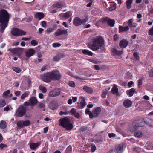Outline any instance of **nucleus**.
Returning <instances> with one entry per match:
<instances>
[{
	"label": "nucleus",
	"instance_id": "nucleus-41",
	"mask_svg": "<svg viewBox=\"0 0 153 153\" xmlns=\"http://www.w3.org/2000/svg\"><path fill=\"white\" fill-rule=\"evenodd\" d=\"M134 136L140 138L142 136L143 134L142 132H136L134 133Z\"/></svg>",
	"mask_w": 153,
	"mask_h": 153
},
{
	"label": "nucleus",
	"instance_id": "nucleus-45",
	"mask_svg": "<svg viewBox=\"0 0 153 153\" xmlns=\"http://www.w3.org/2000/svg\"><path fill=\"white\" fill-rule=\"evenodd\" d=\"M88 128L85 126H83L81 127L79 130V131L83 132L87 130Z\"/></svg>",
	"mask_w": 153,
	"mask_h": 153
},
{
	"label": "nucleus",
	"instance_id": "nucleus-11",
	"mask_svg": "<svg viewBox=\"0 0 153 153\" xmlns=\"http://www.w3.org/2000/svg\"><path fill=\"white\" fill-rule=\"evenodd\" d=\"M59 125L67 130V117L60 119L59 122Z\"/></svg>",
	"mask_w": 153,
	"mask_h": 153
},
{
	"label": "nucleus",
	"instance_id": "nucleus-22",
	"mask_svg": "<svg viewBox=\"0 0 153 153\" xmlns=\"http://www.w3.org/2000/svg\"><path fill=\"white\" fill-rule=\"evenodd\" d=\"M123 146L119 145L116 146L114 151L116 153H121L123 151Z\"/></svg>",
	"mask_w": 153,
	"mask_h": 153
},
{
	"label": "nucleus",
	"instance_id": "nucleus-16",
	"mask_svg": "<svg viewBox=\"0 0 153 153\" xmlns=\"http://www.w3.org/2000/svg\"><path fill=\"white\" fill-rule=\"evenodd\" d=\"M29 102L30 104V106H34L36 105L38 100L36 97H32L29 98Z\"/></svg>",
	"mask_w": 153,
	"mask_h": 153
},
{
	"label": "nucleus",
	"instance_id": "nucleus-4",
	"mask_svg": "<svg viewBox=\"0 0 153 153\" xmlns=\"http://www.w3.org/2000/svg\"><path fill=\"white\" fill-rule=\"evenodd\" d=\"M51 76L53 81L59 80L62 77L60 72L57 69H54L50 72Z\"/></svg>",
	"mask_w": 153,
	"mask_h": 153
},
{
	"label": "nucleus",
	"instance_id": "nucleus-7",
	"mask_svg": "<svg viewBox=\"0 0 153 153\" xmlns=\"http://www.w3.org/2000/svg\"><path fill=\"white\" fill-rule=\"evenodd\" d=\"M42 80L44 82L48 83L52 81L50 72L44 74L41 76Z\"/></svg>",
	"mask_w": 153,
	"mask_h": 153
},
{
	"label": "nucleus",
	"instance_id": "nucleus-55",
	"mask_svg": "<svg viewBox=\"0 0 153 153\" xmlns=\"http://www.w3.org/2000/svg\"><path fill=\"white\" fill-rule=\"evenodd\" d=\"M107 91H104L102 93V98H106V95L108 94Z\"/></svg>",
	"mask_w": 153,
	"mask_h": 153
},
{
	"label": "nucleus",
	"instance_id": "nucleus-9",
	"mask_svg": "<svg viewBox=\"0 0 153 153\" xmlns=\"http://www.w3.org/2000/svg\"><path fill=\"white\" fill-rule=\"evenodd\" d=\"M48 107L52 110L56 109L58 107V102L56 101H52L49 103Z\"/></svg>",
	"mask_w": 153,
	"mask_h": 153
},
{
	"label": "nucleus",
	"instance_id": "nucleus-52",
	"mask_svg": "<svg viewBox=\"0 0 153 153\" xmlns=\"http://www.w3.org/2000/svg\"><path fill=\"white\" fill-rule=\"evenodd\" d=\"M7 146L5 144H4L2 143L0 144V149L1 150H2V149L4 148H7Z\"/></svg>",
	"mask_w": 153,
	"mask_h": 153
},
{
	"label": "nucleus",
	"instance_id": "nucleus-60",
	"mask_svg": "<svg viewBox=\"0 0 153 153\" xmlns=\"http://www.w3.org/2000/svg\"><path fill=\"white\" fill-rule=\"evenodd\" d=\"M11 107L9 105H7L4 108V111H8L10 110V108Z\"/></svg>",
	"mask_w": 153,
	"mask_h": 153
},
{
	"label": "nucleus",
	"instance_id": "nucleus-17",
	"mask_svg": "<svg viewBox=\"0 0 153 153\" xmlns=\"http://www.w3.org/2000/svg\"><path fill=\"white\" fill-rule=\"evenodd\" d=\"M101 111L100 108L97 107L92 111L94 117H96L99 114Z\"/></svg>",
	"mask_w": 153,
	"mask_h": 153
},
{
	"label": "nucleus",
	"instance_id": "nucleus-8",
	"mask_svg": "<svg viewBox=\"0 0 153 153\" xmlns=\"http://www.w3.org/2000/svg\"><path fill=\"white\" fill-rule=\"evenodd\" d=\"M8 51L11 52L12 54L16 55L22 53L23 51V48H15L12 49L10 48L9 49Z\"/></svg>",
	"mask_w": 153,
	"mask_h": 153
},
{
	"label": "nucleus",
	"instance_id": "nucleus-19",
	"mask_svg": "<svg viewBox=\"0 0 153 153\" xmlns=\"http://www.w3.org/2000/svg\"><path fill=\"white\" fill-rule=\"evenodd\" d=\"M111 51V54L113 55H120L123 53L122 51H119L115 48H112Z\"/></svg>",
	"mask_w": 153,
	"mask_h": 153
},
{
	"label": "nucleus",
	"instance_id": "nucleus-37",
	"mask_svg": "<svg viewBox=\"0 0 153 153\" xmlns=\"http://www.w3.org/2000/svg\"><path fill=\"white\" fill-rule=\"evenodd\" d=\"M6 105V103L4 99L0 100V108L3 107Z\"/></svg>",
	"mask_w": 153,
	"mask_h": 153
},
{
	"label": "nucleus",
	"instance_id": "nucleus-26",
	"mask_svg": "<svg viewBox=\"0 0 153 153\" xmlns=\"http://www.w3.org/2000/svg\"><path fill=\"white\" fill-rule=\"evenodd\" d=\"M83 89L85 91L88 93L91 94L93 93L92 89L90 87L86 86H84L83 87Z\"/></svg>",
	"mask_w": 153,
	"mask_h": 153
},
{
	"label": "nucleus",
	"instance_id": "nucleus-44",
	"mask_svg": "<svg viewBox=\"0 0 153 153\" xmlns=\"http://www.w3.org/2000/svg\"><path fill=\"white\" fill-rule=\"evenodd\" d=\"M63 6V4L59 3L54 4L53 5V7H54L60 8L61 7Z\"/></svg>",
	"mask_w": 153,
	"mask_h": 153
},
{
	"label": "nucleus",
	"instance_id": "nucleus-42",
	"mask_svg": "<svg viewBox=\"0 0 153 153\" xmlns=\"http://www.w3.org/2000/svg\"><path fill=\"white\" fill-rule=\"evenodd\" d=\"M134 59L135 60H137L139 59L138 53L137 52L134 53H133Z\"/></svg>",
	"mask_w": 153,
	"mask_h": 153
},
{
	"label": "nucleus",
	"instance_id": "nucleus-38",
	"mask_svg": "<svg viewBox=\"0 0 153 153\" xmlns=\"http://www.w3.org/2000/svg\"><path fill=\"white\" fill-rule=\"evenodd\" d=\"M31 124V122L30 120H26L23 121V125L24 126H27Z\"/></svg>",
	"mask_w": 153,
	"mask_h": 153
},
{
	"label": "nucleus",
	"instance_id": "nucleus-63",
	"mask_svg": "<svg viewBox=\"0 0 153 153\" xmlns=\"http://www.w3.org/2000/svg\"><path fill=\"white\" fill-rule=\"evenodd\" d=\"M33 19V17H28L26 19V21L27 22H30Z\"/></svg>",
	"mask_w": 153,
	"mask_h": 153
},
{
	"label": "nucleus",
	"instance_id": "nucleus-59",
	"mask_svg": "<svg viewBox=\"0 0 153 153\" xmlns=\"http://www.w3.org/2000/svg\"><path fill=\"white\" fill-rule=\"evenodd\" d=\"M75 78H76V79H77L78 80H79L80 81H82V80H83L87 79H85V78H80L77 76H75Z\"/></svg>",
	"mask_w": 153,
	"mask_h": 153
},
{
	"label": "nucleus",
	"instance_id": "nucleus-18",
	"mask_svg": "<svg viewBox=\"0 0 153 153\" xmlns=\"http://www.w3.org/2000/svg\"><path fill=\"white\" fill-rule=\"evenodd\" d=\"M128 42L127 40L123 39L120 41L119 46L122 48H125L128 45Z\"/></svg>",
	"mask_w": 153,
	"mask_h": 153
},
{
	"label": "nucleus",
	"instance_id": "nucleus-30",
	"mask_svg": "<svg viewBox=\"0 0 153 153\" xmlns=\"http://www.w3.org/2000/svg\"><path fill=\"white\" fill-rule=\"evenodd\" d=\"M133 0H127L126 2L127 8L130 9L131 7V4L132 3Z\"/></svg>",
	"mask_w": 153,
	"mask_h": 153
},
{
	"label": "nucleus",
	"instance_id": "nucleus-47",
	"mask_svg": "<svg viewBox=\"0 0 153 153\" xmlns=\"http://www.w3.org/2000/svg\"><path fill=\"white\" fill-rule=\"evenodd\" d=\"M133 19H130L128 21V26L130 27L131 28L132 26L133 25Z\"/></svg>",
	"mask_w": 153,
	"mask_h": 153
},
{
	"label": "nucleus",
	"instance_id": "nucleus-57",
	"mask_svg": "<svg viewBox=\"0 0 153 153\" xmlns=\"http://www.w3.org/2000/svg\"><path fill=\"white\" fill-rule=\"evenodd\" d=\"M23 105L24 106L28 107L29 105L30 106V104L29 102L26 101L24 103Z\"/></svg>",
	"mask_w": 153,
	"mask_h": 153
},
{
	"label": "nucleus",
	"instance_id": "nucleus-54",
	"mask_svg": "<svg viewBox=\"0 0 153 153\" xmlns=\"http://www.w3.org/2000/svg\"><path fill=\"white\" fill-rule=\"evenodd\" d=\"M10 93V91L9 90H7L3 93V96H6L9 94Z\"/></svg>",
	"mask_w": 153,
	"mask_h": 153
},
{
	"label": "nucleus",
	"instance_id": "nucleus-5",
	"mask_svg": "<svg viewBox=\"0 0 153 153\" xmlns=\"http://www.w3.org/2000/svg\"><path fill=\"white\" fill-rule=\"evenodd\" d=\"M26 108L22 105H20L16 111V115L18 117H22L25 116L26 113Z\"/></svg>",
	"mask_w": 153,
	"mask_h": 153
},
{
	"label": "nucleus",
	"instance_id": "nucleus-56",
	"mask_svg": "<svg viewBox=\"0 0 153 153\" xmlns=\"http://www.w3.org/2000/svg\"><path fill=\"white\" fill-rule=\"evenodd\" d=\"M143 79L142 78L140 79L138 81V86L140 88L142 84Z\"/></svg>",
	"mask_w": 153,
	"mask_h": 153
},
{
	"label": "nucleus",
	"instance_id": "nucleus-28",
	"mask_svg": "<svg viewBox=\"0 0 153 153\" xmlns=\"http://www.w3.org/2000/svg\"><path fill=\"white\" fill-rule=\"evenodd\" d=\"M119 33L126 31L129 29V28L128 26H126L125 27H123L122 26H119Z\"/></svg>",
	"mask_w": 153,
	"mask_h": 153
},
{
	"label": "nucleus",
	"instance_id": "nucleus-49",
	"mask_svg": "<svg viewBox=\"0 0 153 153\" xmlns=\"http://www.w3.org/2000/svg\"><path fill=\"white\" fill-rule=\"evenodd\" d=\"M108 19V18H105L103 19H101L99 21L102 23H104L106 22H107Z\"/></svg>",
	"mask_w": 153,
	"mask_h": 153
},
{
	"label": "nucleus",
	"instance_id": "nucleus-64",
	"mask_svg": "<svg viewBox=\"0 0 153 153\" xmlns=\"http://www.w3.org/2000/svg\"><path fill=\"white\" fill-rule=\"evenodd\" d=\"M10 153H18V151L17 149H14L13 150H10Z\"/></svg>",
	"mask_w": 153,
	"mask_h": 153
},
{
	"label": "nucleus",
	"instance_id": "nucleus-33",
	"mask_svg": "<svg viewBox=\"0 0 153 153\" xmlns=\"http://www.w3.org/2000/svg\"><path fill=\"white\" fill-rule=\"evenodd\" d=\"M73 127V126L70 121V120L68 118V130H71Z\"/></svg>",
	"mask_w": 153,
	"mask_h": 153
},
{
	"label": "nucleus",
	"instance_id": "nucleus-53",
	"mask_svg": "<svg viewBox=\"0 0 153 153\" xmlns=\"http://www.w3.org/2000/svg\"><path fill=\"white\" fill-rule=\"evenodd\" d=\"M61 45V44L58 43H53L52 44L53 47L54 48L59 47Z\"/></svg>",
	"mask_w": 153,
	"mask_h": 153
},
{
	"label": "nucleus",
	"instance_id": "nucleus-46",
	"mask_svg": "<svg viewBox=\"0 0 153 153\" xmlns=\"http://www.w3.org/2000/svg\"><path fill=\"white\" fill-rule=\"evenodd\" d=\"M148 124L149 126L153 127V119H148Z\"/></svg>",
	"mask_w": 153,
	"mask_h": 153
},
{
	"label": "nucleus",
	"instance_id": "nucleus-20",
	"mask_svg": "<svg viewBox=\"0 0 153 153\" xmlns=\"http://www.w3.org/2000/svg\"><path fill=\"white\" fill-rule=\"evenodd\" d=\"M67 33V30L58 29L57 31L55 33V34L56 36H58L66 34Z\"/></svg>",
	"mask_w": 153,
	"mask_h": 153
},
{
	"label": "nucleus",
	"instance_id": "nucleus-43",
	"mask_svg": "<svg viewBox=\"0 0 153 153\" xmlns=\"http://www.w3.org/2000/svg\"><path fill=\"white\" fill-rule=\"evenodd\" d=\"M39 107L40 108H42L43 111L45 110V105L44 103L41 102L39 103Z\"/></svg>",
	"mask_w": 153,
	"mask_h": 153
},
{
	"label": "nucleus",
	"instance_id": "nucleus-51",
	"mask_svg": "<svg viewBox=\"0 0 153 153\" xmlns=\"http://www.w3.org/2000/svg\"><path fill=\"white\" fill-rule=\"evenodd\" d=\"M29 94L26 92H25L21 96V99L23 100L25 99L26 97H27Z\"/></svg>",
	"mask_w": 153,
	"mask_h": 153
},
{
	"label": "nucleus",
	"instance_id": "nucleus-15",
	"mask_svg": "<svg viewBox=\"0 0 153 153\" xmlns=\"http://www.w3.org/2000/svg\"><path fill=\"white\" fill-rule=\"evenodd\" d=\"M42 143L41 141L37 142L36 143H32L30 144V148L32 150H35Z\"/></svg>",
	"mask_w": 153,
	"mask_h": 153
},
{
	"label": "nucleus",
	"instance_id": "nucleus-32",
	"mask_svg": "<svg viewBox=\"0 0 153 153\" xmlns=\"http://www.w3.org/2000/svg\"><path fill=\"white\" fill-rule=\"evenodd\" d=\"M85 113L86 114H89V117L91 119H92L94 117L92 112H91L90 111V109L87 108L85 110Z\"/></svg>",
	"mask_w": 153,
	"mask_h": 153
},
{
	"label": "nucleus",
	"instance_id": "nucleus-50",
	"mask_svg": "<svg viewBox=\"0 0 153 153\" xmlns=\"http://www.w3.org/2000/svg\"><path fill=\"white\" fill-rule=\"evenodd\" d=\"M31 44L33 46H36L38 44V43L35 40H32L31 41Z\"/></svg>",
	"mask_w": 153,
	"mask_h": 153
},
{
	"label": "nucleus",
	"instance_id": "nucleus-29",
	"mask_svg": "<svg viewBox=\"0 0 153 153\" xmlns=\"http://www.w3.org/2000/svg\"><path fill=\"white\" fill-rule=\"evenodd\" d=\"M82 52L84 54L88 55L91 56H92L93 54L92 52L88 50H83L82 51Z\"/></svg>",
	"mask_w": 153,
	"mask_h": 153
},
{
	"label": "nucleus",
	"instance_id": "nucleus-23",
	"mask_svg": "<svg viewBox=\"0 0 153 153\" xmlns=\"http://www.w3.org/2000/svg\"><path fill=\"white\" fill-rule=\"evenodd\" d=\"M71 114L77 118H79L80 117V115L79 113L76 112V110L74 108H72L70 111Z\"/></svg>",
	"mask_w": 153,
	"mask_h": 153
},
{
	"label": "nucleus",
	"instance_id": "nucleus-13",
	"mask_svg": "<svg viewBox=\"0 0 153 153\" xmlns=\"http://www.w3.org/2000/svg\"><path fill=\"white\" fill-rule=\"evenodd\" d=\"M80 98L81 99V101L80 103L78 104V108L79 109H82L86 105L85 99L83 97H81Z\"/></svg>",
	"mask_w": 153,
	"mask_h": 153
},
{
	"label": "nucleus",
	"instance_id": "nucleus-48",
	"mask_svg": "<svg viewBox=\"0 0 153 153\" xmlns=\"http://www.w3.org/2000/svg\"><path fill=\"white\" fill-rule=\"evenodd\" d=\"M68 85L70 87L74 88L76 86L75 82L73 81H69L68 82Z\"/></svg>",
	"mask_w": 153,
	"mask_h": 153
},
{
	"label": "nucleus",
	"instance_id": "nucleus-35",
	"mask_svg": "<svg viewBox=\"0 0 153 153\" xmlns=\"http://www.w3.org/2000/svg\"><path fill=\"white\" fill-rule=\"evenodd\" d=\"M6 127V123L4 121L2 120L0 123V128L2 129L5 128Z\"/></svg>",
	"mask_w": 153,
	"mask_h": 153
},
{
	"label": "nucleus",
	"instance_id": "nucleus-12",
	"mask_svg": "<svg viewBox=\"0 0 153 153\" xmlns=\"http://www.w3.org/2000/svg\"><path fill=\"white\" fill-rule=\"evenodd\" d=\"M65 56V55L63 53H60L53 58V60L55 62H57Z\"/></svg>",
	"mask_w": 153,
	"mask_h": 153
},
{
	"label": "nucleus",
	"instance_id": "nucleus-31",
	"mask_svg": "<svg viewBox=\"0 0 153 153\" xmlns=\"http://www.w3.org/2000/svg\"><path fill=\"white\" fill-rule=\"evenodd\" d=\"M107 23L111 27H113L115 23V21L113 19L108 18Z\"/></svg>",
	"mask_w": 153,
	"mask_h": 153
},
{
	"label": "nucleus",
	"instance_id": "nucleus-27",
	"mask_svg": "<svg viewBox=\"0 0 153 153\" xmlns=\"http://www.w3.org/2000/svg\"><path fill=\"white\" fill-rule=\"evenodd\" d=\"M136 91V89L134 88H131L129 90L127 91L126 93L130 97L132 96L134 94Z\"/></svg>",
	"mask_w": 153,
	"mask_h": 153
},
{
	"label": "nucleus",
	"instance_id": "nucleus-34",
	"mask_svg": "<svg viewBox=\"0 0 153 153\" xmlns=\"http://www.w3.org/2000/svg\"><path fill=\"white\" fill-rule=\"evenodd\" d=\"M18 127L20 129L24 127L23 125V121L19 120L16 123Z\"/></svg>",
	"mask_w": 153,
	"mask_h": 153
},
{
	"label": "nucleus",
	"instance_id": "nucleus-58",
	"mask_svg": "<svg viewBox=\"0 0 153 153\" xmlns=\"http://www.w3.org/2000/svg\"><path fill=\"white\" fill-rule=\"evenodd\" d=\"M149 34L150 35L153 36V27L149 30Z\"/></svg>",
	"mask_w": 153,
	"mask_h": 153
},
{
	"label": "nucleus",
	"instance_id": "nucleus-24",
	"mask_svg": "<svg viewBox=\"0 0 153 153\" xmlns=\"http://www.w3.org/2000/svg\"><path fill=\"white\" fill-rule=\"evenodd\" d=\"M81 19L78 17L75 18L73 20L74 24L76 26H79L81 24Z\"/></svg>",
	"mask_w": 153,
	"mask_h": 153
},
{
	"label": "nucleus",
	"instance_id": "nucleus-2",
	"mask_svg": "<svg viewBox=\"0 0 153 153\" xmlns=\"http://www.w3.org/2000/svg\"><path fill=\"white\" fill-rule=\"evenodd\" d=\"M0 31L1 33H3L6 28L7 26L9 16L7 11L3 9L0 10Z\"/></svg>",
	"mask_w": 153,
	"mask_h": 153
},
{
	"label": "nucleus",
	"instance_id": "nucleus-14",
	"mask_svg": "<svg viewBox=\"0 0 153 153\" xmlns=\"http://www.w3.org/2000/svg\"><path fill=\"white\" fill-rule=\"evenodd\" d=\"M35 53V50L32 48H29L25 52V56L27 58L33 56Z\"/></svg>",
	"mask_w": 153,
	"mask_h": 153
},
{
	"label": "nucleus",
	"instance_id": "nucleus-10",
	"mask_svg": "<svg viewBox=\"0 0 153 153\" xmlns=\"http://www.w3.org/2000/svg\"><path fill=\"white\" fill-rule=\"evenodd\" d=\"M60 91L58 89H53L49 93V96L51 97H56L59 95L60 94Z\"/></svg>",
	"mask_w": 153,
	"mask_h": 153
},
{
	"label": "nucleus",
	"instance_id": "nucleus-40",
	"mask_svg": "<svg viewBox=\"0 0 153 153\" xmlns=\"http://www.w3.org/2000/svg\"><path fill=\"white\" fill-rule=\"evenodd\" d=\"M39 88L43 93H46L47 91L46 88L45 87L43 86L42 85H40L39 87Z\"/></svg>",
	"mask_w": 153,
	"mask_h": 153
},
{
	"label": "nucleus",
	"instance_id": "nucleus-1",
	"mask_svg": "<svg viewBox=\"0 0 153 153\" xmlns=\"http://www.w3.org/2000/svg\"><path fill=\"white\" fill-rule=\"evenodd\" d=\"M104 45V40L100 35L93 37L88 44L89 48L94 51L103 48Z\"/></svg>",
	"mask_w": 153,
	"mask_h": 153
},
{
	"label": "nucleus",
	"instance_id": "nucleus-6",
	"mask_svg": "<svg viewBox=\"0 0 153 153\" xmlns=\"http://www.w3.org/2000/svg\"><path fill=\"white\" fill-rule=\"evenodd\" d=\"M12 35L15 36H22L26 34V33L22 30L16 28H13L11 31Z\"/></svg>",
	"mask_w": 153,
	"mask_h": 153
},
{
	"label": "nucleus",
	"instance_id": "nucleus-61",
	"mask_svg": "<svg viewBox=\"0 0 153 153\" xmlns=\"http://www.w3.org/2000/svg\"><path fill=\"white\" fill-rule=\"evenodd\" d=\"M116 7L115 5H114L113 6L110 7L109 9V10L110 11H112L116 9Z\"/></svg>",
	"mask_w": 153,
	"mask_h": 153
},
{
	"label": "nucleus",
	"instance_id": "nucleus-36",
	"mask_svg": "<svg viewBox=\"0 0 153 153\" xmlns=\"http://www.w3.org/2000/svg\"><path fill=\"white\" fill-rule=\"evenodd\" d=\"M111 91H112V94H115L118 93V88L115 86H114L113 87Z\"/></svg>",
	"mask_w": 153,
	"mask_h": 153
},
{
	"label": "nucleus",
	"instance_id": "nucleus-39",
	"mask_svg": "<svg viewBox=\"0 0 153 153\" xmlns=\"http://www.w3.org/2000/svg\"><path fill=\"white\" fill-rule=\"evenodd\" d=\"M12 68L14 71L17 73H19L21 72V69L19 67L13 66L12 67Z\"/></svg>",
	"mask_w": 153,
	"mask_h": 153
},
{
	"label": "nucleus",
	"instance_id": "nucleus-62",
	"mask_svg": "<svg viewBox=\"0 0 153 153\" xmlns=\"http://www.w3.org/2000/svg\"><path fill=\"white\" fill-rule=\"evenodd\" d=\"M54 30V29L51 28H47L46 32L47 33H51Z\"/></svg>",
	"mask_w": 153,
	"mask_h": 153
},
{
	"label": "nucleus",
	"instance_id": "nucleus-21",
	"mask_svg": "<svg viewBox=\"0 0 153 153\" xmlns=\"http://www.w3.org/2000/svg\"><path fill=\"white\" fill-rule=\"evenodd\" d=\"M132 104V102L129 100L127 99L124 101L123 105L126 108L130 107Z\"/></svg>",
	"mask_w": 153,
	"mask_h": 153
},
{
	"label": "nucleus",
	"instance_id": "nucleus-3",
	"mask_svg": "<svg viewBox=\"0 0 153 153\" xmlns=\"http://www.w3.org/2000/svg\"><path fill=\"white\" fill-rule=\"evenodd\" d=\"M133 127L130 129L132 132L136 130L139 127H142L144 125V122L141 120H135L132 123Z\"/></svg>",
	"mask_w": 153,
	"mask_h": 153
},
{
	"label": "nucleus",
	"instance_id": "nucleus-25",
	"mask_svg": "<svg viewBox=\"0 0 153 153\" xmlns=\"http://www.w3.org/2000/svg\"><path fill=\"white\" fill-rule=\"evenodd\" d=\"M36 18L39 19V20H41L44 17V15L41 12H38L35 14Z\"/></svg>",
	"mask_w": 153,
	"mask_h": 153
}]
</instances>
